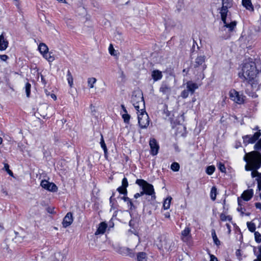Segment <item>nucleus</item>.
<instances>
[{
    "label": "nucleus",
    "mask_w": 261,
    "mask_h": 261,
    "mask_svg": "<svg viewBox=\"0 0 261 261\" xmlns=\"http://www.w3.org/2000/svg\"><path fill=\"white\" fill-rule=\"evenodd\" d=\"M49 184L50 182L48 181L43 180L41 181L40 185L43 188L47 190V188L48 187Z\"/></svg>",
    "instance_id": "43"
},
{
    "label": "nucleus",
    "mask_w": 261,
    "mask_h": 261,
    "mask_svg": "<svg viewBox=\"0 0 261 261\" xmlns=\"http://www.w3.org/2000/svg\"><path fill=\"white\" fill-rule=\"evenodd\" d=\"M143 193H142V192L141 191L140 193H137L136 194H135L134 195V197L136 198V199H137L138 198H139V197L140 196H143Z\"/></svg>",
    "instance_id": "56"
},
{
    "label": "nucleus",
    "mask_w": 261,
    "mask_h": 261,
    "mask_svg": "<svg viewBox=\"0 0 261 261\" xmlns=\"http://www.w3.org/2000/svg\"><path fill=\"white\" fill-rule=\"evenodd\" d=\"M254 149L256 150L261 149V139L255 144Z\"/></svg>",
    "instance_id": "49"
},
{
    "label": "nucleus",
    "mask_w": 261,
    "mask_h": 261,
    "mask_svg": "<svg viewBox=\"0 0 261 261\" xmlns=\"http://www.w3.org/2000/svg\"><path fill=\"white\" fill-rule=\"evenodd\" d=\"M212 236L213 239V241L215 244L217 245H219L220 244V241L218 240L215 230L214 229H212Z\"/></svg>",
    "instance_id": "29"
},
{
    "label": "nucleus",
    "mask_w": 261,
    "mask_h": 261,
    "mask_svg": "<svg viewBox=\"0 0 261 261\" xmlns=\"http://www.w3.org/2000/svg\"><path fill=\"white\" fill-rule=\"evenodd\" d=\"M107 227V224L105 222H101L99 227H98L97 230L95 232V235H97L99 234H103L105 233L106 229Z\"/></svg>",
    "instance_id": "15"
},
{
    "label": "nucleus",
    "mask_w": 261,
    "mask_h": 261,
    "mask_svg": "<svg viewBox=\"0 0 261 261\" xmlns=\"http://www.w3.org/2000/svg\"><path fill=\"white\" fill-rule=\"evenodd\" d=\"M260 135L261 134L260 132H256L254 133V134L252 136L254 138L255 140H257Z\"/></svg>",
    "instance_id": "54"
},
{
    "label": "nucleus",
    "mask_w": 261,
    "mask_h": 261,
    "mask_svg": "<svg viewBox=\"0 0 261 261\" xmlns=\"http://www.w3.org/2000/svg\"><path fill=\"white\" fill-rule=\"evenodd\" d=\"M73 222V216L71 213H68L63 219V226L65 228L69 226Z\"/></svg>",
    "instance_id": "11"
},
{
    "label": "nucleus",
    "mask_w": 261,
    "mask_h": 261,
    "mask_svg": "<svg viewBox=\"0 0 261 261\" xmlns=\"http://www.w3.org/2000/svg\"><path fill=\"white\" fill-rule=\"evenodd\" d=\"M160 91L168 97L171 94V88L166 84H162L160 88Z\"/></svg>",
    "instance_id": "14"
},
{
    "label": "nucleus",
    "mask_w": 261,
    "mask_h": 261,
    "mask_svg": "<svg viewBox=\"0 0 261 261\" xmlns=\"http://www.w3.org/2000/svg\"><path fill=\"white\" fill-rule=\"evenodd\" d=\"M138 123L140 127L141 128H147L149 124V118L145 109L144 110H140V112H138Z\"/></svg>",
    "instance_id": "7"
},
{
    "label": "nucleus",
    "mask_w": 261,
    "mask_h": 261,
    "mask_svg": "<svg viewBox=\"0 0 261 261\" xmlns=\"http://www.w3.org/2000/svg\"><path fill=\"white\" fill-rule=\"evenodd\" d=\"M121 107L123 111L124 112V113H127V111L125 107H124V106L123 105H122L121 106Z\"/></svg>",
    "instance_id": "60"
},
{
    "label": "nucleus",
    "mask_w": 261,
    "mask_h": 261,
    "mask_svg": "<svg viewBox=\"0 0 261 261\" xmlns=\"http://www.w3.org/2000/svg\"><path fill=\"white\" fill-rule=\"evenodd\" d=\"M67 76L68 83L69 85H70V86L72 87V86L73 85V77L71 75V73L69 70H68V71H67Z\"/></svg>",
    "instance_id": "32"
},
{
    "label": "nucleus",
    "mask_w": 261,
    "mask_h": 261,
    "mask_svg": "<svg viewBox=\"0 0 261 261\" xmlns=\"http://www.w3.org/2000/svg\"><path fill=\"white\" fill-rule=\"evenodd\" d=\"M149 146L151 154L152 155H156L159 152L160 147L156 140L154 138H151L150 139Z\"/></svg>",
    "instance_id": "9"
},
{
    "label": "nucleus",
    "mask_w": 261,
    "mask_h": 261,
    "mask_svg": "<svg viewBox=\"0 0 261 261\" xmlns=\"http://www.w3.org/2000/svg\"><path fill=\"white\" fill-rule=\"evenodd\" d=\"M191 229L189 227H186L181 233V239L185 242H188L191 237Z\"/></svg>",
    "instance_id": "10"
},
{
    "label": "nucleus",
    "mask_w": 261,
    "mask_h": 261,
    "mask_svg": "<svg viewBox=\"0 0 261 261\" xmlns=\"http://www.w3.org/2000/svg\"><path fill=\"white\" fill-rule=\"evenodd\" d=\"M254 237L256 242L260 243L261 242V234L258 232H254Z\"/></svg>",
    "instance_id": "42"
},
{
    "label": "nucleus",
    "mask_w": 261,
    "mask_h": 261,
    "mask_svg": "<svg viewBox=\"0 0 261 261\" xmlns=\"http://www.w3.org/2000/svg\"><path fill=\"white\" fill-rule=\"evenodd\" d=\"M118 191L120 193L124 195H126L127 194V190L126 188H124L123 187L121 186L119 187L117 189Z\"/></svg>",
    "instance_id": "44"
},
{
    "label": "nucleus",
    "mask_w": 261,
    "mask_h": 261,
    "mask_svg": "<svg viewBox=\"0 0 261 261\" xmlns=\"http://www.w3.org/2000/svg\"><path fill=\"white\" fill-rule=\"evenodd\" d=\"M122 117L125 123H128L129 122L130 116L127 113H124V114H122Z\"/></svg>",
    "instance_id": "39"
},
{
    "label": "nucleus",
    "mask_w": 261,
    "mask_h": 261,
    "mask_svg": "<svg viewBox=\"0 0 261 261\" xmlns=\"http://www.w3.org/2000/svg\"><path fill=\"white\" fill-rule=\"evenodd\" d=\"M189 92L187 89L184 90L181 92L180 95L182 98H186L188 96Z\"/></svg>",
    "instance_id": "45"
},
{
    "label": "nucleus",
    "mask_w": 261,
    "mask_h": 261,
    "mask_svg": "<svg viewBox=\"0 0 261 261\" xmlns=\"http://www.w3.org/2000/svg\"><path fill=\"white\" fill-rule=\"evenodd\" d=\"M228 8L227 6L224 5V6H222V9L221 10V19L223 22H225V19H226V16L228 12Z\"/></svg>",
    "instance_id": "19"
},
{
    "label": "nucleus",
    "mask_w": 261,
    "mask_h": 261,
    "mask_svg": "<svg viewBox=\"0 0 261 261\" xmlns=\"http://www.w3.org/2000/svg\"><path fill=\"white\" fill-rule=\"evenodd\" d=\"M4 168L6 171H7L9 169V165L8 164H5Z\"/></svg>",
    "instance_id": "59"
},
{
    "label": "nucleus",
    "mask_w": 261,
    "mask_h": 261,
    "mask_svg": "<svg viewBox=\"0 0 261 261\" xmlns=\"http://www.w3.org/2000/svg\"><path fill=\"white\" fill-rule=\"evenodd\" d=\"M96 79L95 77H90L88 79V86L90 88L94 87V84L96 83Z\"/></svg>",
    "instance_id": "33"
},
{
    "label": "nucleus",
    "mask_w": 261,
    "mask_h": 261,
    "mask_svg": "<svg viewBox=\"0 0 261 261\" xmlns=\"http://www.w3.org/2000/svg\"><path fill=\"white\" fill-rule=\"evenodd\" d=\"M179 164L176 162L173 163L171 165V169L173 171H178L179 170Z\"/></svg>",
    "instance_id": "36"
},
{
    "label": "nucleus",
    "mask_w": 261,
    "mask_h": 261,
    "mask_svg": "<svg viewBox=\"0 0 261 261\" xmlns=\"http://www.w3.org/2000/svg\"><path fill=\"white\" fill-rule=\"evenodd\" d=\"M46 210H47V212L50 214H54L55 213L54 207H47L46 208Z\"/></svg>",
    "instance_id": "55"
},
{
    "label": "nucleus",
    "mask_w": 261,
    "mask_h": 261,
    "mask_svg": "<svg viewBox=\"0 0 261 261\" xmlns=\"http://www.w3.org/2000/svg\"><path fill=\"white\" fill-rule=\"evenodd\" d=\"M251 176L252 177H256V180L257 183L261 184V173H259L257 170L252 171L251 172Z\"/></svg>",
    "instance_id": "25"
},
{
    "label": "nucleus",
    "mask_w": 261,
    "mask_h": 261,
    "mask_svg": "<svg viewBox=\"0 0 261 261\" xmlns=\"http://www.w3.org/2000/svg\"><path fill=\"white\" fill-rule=\"evenodd\" d=\"M162 76V72L158 70H153L152 72V77L155 81L161 79Z\"/></svg>",
    "instance_id": "20"
},
{
    "label": "nucleus",
    "mask_w": 261,
    "mask_h": 261,
    "mask_svg": "<svg viewBox=\"0 0 261 261\" xmlns=\"http://www.w3.org/2000/svg\"><path fill=\"white\" fill-rule=\"evenodd\" d=\"M253 191L252 189L245 191L242 194L241 197L245 201L249 200L253 196Z\"/></svg>",
    "instance_id": "13"
},
{
    "label": "nucleus",
    "mask_w": 261,
    "mask_h": 261,
    "mask_svg": "<svg viewBox=\"0 0 261 261\" xmlns=\"http://www.w3.org/2000/svg\"><path fill=\"white\" fill-rule=\"evenodd\" d=\"M43 57L47 60L49 62H53L55 58L54 57V55L53 52H48V51L43 55Z\"/></svg>",
    "instance_id": "22"
},
{
    "label": "nucleus",
    "mask_w": 261,
    "mask_h": 261,
    "mask_svg": "<svg viewBox=\"0 0 261 261\" xmlns=\"http://www.w3.org/2000/svg\"><path fill=\"white\" fill-rule=\"evenodd\" d=\"M123 253L131 257H135V253L133 252V250L128 248L123 249Z\"/></svg>",
    "instance_id": "28"
},
{
    "label": "nucleus",
    "mask_w": 261,
    "mask_h": 261,
    "mask_svg": "<svg viewBox=\"0 0 261 261\" xmlns=\"http://www.w3.org/2000/svg\"><path fill=\"white\" fill-rule=\"evenodd\" d=\"M223 23L224 24V27L228 28L229 31H232L237 24L236 21L229 22L227 21L226 19H225V22Z\"/></svg>",
    "instance_id": "18"
},
{
    "label": "nucleus",
    "mask_w": 261,
    "mask_h": 261,
    "mask_svg": "<svg viewBox=\"0 0 261 261\" xmlns=\"http://www.w3.org/2000/svg\"><path fill=\"white\" fill-rule=\"evenodd\" d=\"M122 186L124 188H126L128 186V182L126 177H124L122 180Z\"/></svg>",
    "instance_id": "51"
},
{
    "label": "nucleus",
    "mask_w": 261,
    "mask_h": 261,
    "mask_svg": "<svg viewBox=\"0 0 261 261\" xmlns=\"http://www.w3.org/2000/svg\"><path fill=\"white\" fill-rule=\"evenodd\" d=\"M38 49L42 56L48 51L47 46L44 43H40Z\"/></svg>",
    "instance_id": "17"
},
{
    "label": "nucleus",
    "mask_w": 261,
    "mask_h": 261,
    "mask_svg": "<svg viewBox=\"0 0 261 261\" xmlns=\"http://www.w3.org/2000/svg\"><path fill=\"white\" fill-rule=\"evenodd\" d=\"M172 200V198L171 197L167 198L163 203V207L164 210H168L170 208L171 201Z\"/></svg>",
    "instance_id": "26"
},
{
    "label": "nucleus",
    "mask_w": 261,
    "mask_h": 261,
    "mask_svg": "<svg viewBox=\"0 0 261 261\" xmlns=\"http://www.w3.org/2000/svg\"><path fill=\"white\" fill-rule=\"evenodd\" d=\"M109 52H110V54L111 55H114V51H115V49H114L113 48V46L112 45V44H110V46H109Z\"/></svg>",
    "instance_id": "53"
},
{
    "label": "nucleus",
    "mask_w": 261,
    "mask_h": 261,
    "mask_svg": "<svg viewBox=\"0 0 261 261\" xmlns=\"http://www.w3.org/2000/svg\"><path fill=\"white\" fill-rule=\"evenodd\" d=\"M100 136H101V139H100V144L101 148L104 150L105 156H106L107 152H108L107 148L106 145L105 143L102 135L101 134H100Z\"/></svg>",
    "instance_id": "27"
},
{
    "label": "nucleus",
    "mask_w": 261,
    "mask_h": 261,
    "mask_svg": "<svg viewBox=\"0 0 261 261\" xmlns=\"http://www.w3.org/2000/svg\"><path fill=\"white\" fill-rule=\"evenodd\" d=\"M7 172L10 176H13V172L9 169L8 170Z\"/></svg>",
    "instance_id": "62"
},
{
    "label": "nucleus",
    "mask_w": 261,
    "mask_h": 261,
    "mask_svg": "<svg viewBox=\"0 0 261 261\" xmlns=\"http://www.w3.org/2000/svg\"><path fill=\"white\" fill-rule=\"evenodd\" d=\"M0 59L3 61H6L9 59V57L6 55H0Z\"/></svg>",
    "instance_id": "52"
},
{
    "label": "nucleus",
    "mask_w": 261,
    "mask_h": 261,
    "mask_svg": "<svg viewBox=\"0 0 261 261\" xmlns=\"http://www.w3.org/2000/svg\"><path fill=\"white\" fill-rule=\"evenodd\" d=\"M8 41L4 37V33H3L0 35V50L3 51L6 49L8 46Z\"/></svg>",
    "instance_id": "12"
},
{
    "label": "nucleus",
    "mask_w": 261,
    "mask_h": 261,
    "mask_svg": "<svg viewBox=\"0 0 261 261\" xmlns=\"http://www.w3.org/2000/svg\"><path fill=\"white\" fill-rule=\"evenodd\" d=\"M198 88V86L195 83L189 82L187 83V89L191 93L193 94L195 90Z\"/></svg>",
    "instance_id": "16"
},
{
    "label": "nucleus",
    "mask_w": 261,
    "mask_h": 261,
    "mask_svg": "<svg viewBox=\"0 0 261 261\" xmlns=\"http://www.w3.org/2000/svg\"><path fill=\"white\" fill-rule=\"evenodd\" d=\"M137 261H147V255L145 252H140L137 255Z\"/></svg>",
    "instance_id": "23"
},
{
    "label": "nucleus",
    "mask_w": 261,
    "mask_h": 261,
    "mask_svg": "<svg viewBox=\"0 0 261 261\" xmlns=\"http://www.w3.org/2000/svg\"><path fill=\"white\" fill-rule=\"evenodd\" d=\"M229 97L230 99L238 104H241L244 102L245 96L240 93L236 90L233 89L229 92Z\"/></svg>",
    "instance_id": "8"
},
{
    "label": "nucleus",
    "mask_w": 261,
    "mask_h": 261,
    "mask_svg": "<svg viewBox=\"0 0 261 261\" xmlns=\"http://www.w3.org/2000/svg\"><path fill=\"white\" fill-rule=\"evenodd\" d=\"M47 190L50 192H56L58 190L57 186L53 182H50Z\"/></svg>",
    "instance_id": "30"
},
{
    "label": "nucleus",
    "mask_w": 261,
    "mask_h": 261,
    "mask_svg": "<svg viewBox=\"0 0 261 261\" xmlns=\"http://www.w3.org/2000/svg\"><path fill=\"white\" fill-rule=\"evenodd\" d=\"M215 170L214 166H209L207 167L206 172L208 175H212Z\"/></svg>",
    "instance_id": "37"
},
{
    "label": "nucleus",
    "mask_w": 261,
    "mask_h": 261,
    "mask_svg": "<svg viewBox=\"0 0 261 261\" xmlns=\"http://www.w3.org/2000/svg\"><path fill=\"white\" fill-rule=\"evenodd\" d=\"M50 95L51 97L54 100H56V99H57V97H56V95H55V94H51Z\"/></svg>",
    "instance_id": "61"
},
{
    "label": "nucleus",
    "mask_w": 261,
    "mask_h": 261,
    "mask_svg": "<svg viewBox=\"0 0 261 261\" xmlns=\"http://www.w3.org/2000/svg\"><path fill=\"white\" fill-rule=\"evenodd\" d=\"M220 219L222 221H231L232 218L231 217V216H226L225 214H221V215H220Z\"/></svg>",
    "instance_id": "38"
},
{
    "label": "nucleus",
    "mask_w": 261,
    "mask_h": 261,
    "mask_svg": "<svg viewBox=\"0 0 261 261\" xmlns=\"http://www.w3.org/2000/svg\"><path fill=\"white\" fill-rule=\"evenodd\" d=\"M255 206L257 208L261 209V203L259 202L256 203Z\"/></svg>",
    "instance_id": "58"
},
{
    "label": "nucleus",
    "mask_w": 261,
    "mask_h": 261,
    "mask_svg": "<svg viewBox=\"0 0 261 261\" xmlns=\"http://www.w3.org/2000/svg\"><path fill=\"white\" fill-rule=\"evenodd\" d=\"M31 85L30 83H27L25 85V92H26L27 97L30 96V92H31Z\"/></svg>",
    "instance_id": "40"
},
{
    "label": "nucleus",
    "mask_w": 261,
    "mask_h": 261,
    "mask_svg": "<svg viewBox=\"0 0 261 261\" xmlns=\"http://www.w3.org/2000/svg\"><path fill=\"white\" fill-rule=\"evenodd\" d=\"M218 168L222 172L225 173L226 172L225 167L224 165L221 163H219Z\"/></svg>",
    "instance_id": "47"
},
{
    "label": "nucleus",
    "mask_w": 261,
    "mask_h": 261,
    "mask_svg": "<svg viewBox=\"0 0 261 261\" xmlns=\"http://www.w3.org/2000/svg\"><path fill=\"white\" fill-rule=\"evenodd\" d=\"M242 5L248 10H254L251 0H242Z\"/></svg>",
    "instance_id": "21"
},
{
    "label": "nucleus",
    "mask_w": 261,
    "mask_h": 261,
    "mask_svg": "<svg viewBox=\"0 0 261 261\" xmlns=\"http://www.w3.org/2000/svg\"><path fill=\"white\" fill-rule=\"evenodd\" d=\"M259 254L257 255V258L254 261H261V245L258 247Z\"/></svg>",
    "instance_id": "50"
},
{
    "label": "nucleus",
    "mask_w": 261,
    "mask_h": 261,
    "mask_svg": "<svg viewBox=\"0 0 261 261\" xmlns=\"http://www.w3.org/2000/svg\"><path fill=\"white\" fill-rule=\"evenodd\" d=\"M136 183L142 187L143 195L145 194L150 197V199H148V201L155 200V192L153 186L151 184L141 179H137Z\"/></svg>",
    "instance_id": "5"
},
{
    "label": "nucleus",
    "mask_w": 261,
    "mask_h": 261,
    "mask_svg": "<svg viewBox=\"0 0 261 261\" xmlns=\"http://www.w3.org/2000/svg\"><path fill=\"white\" fill-rule=\"evenodd\" d=\"M243 138L244 142L246 143H253L256 141L252 136L246 135L244 136Z\"/></svg>",
    "instance_id": "24"
},
{
    "label": "nucleus",
    "mask_w": 261,
    "mask_h": 261,
    "mask_svg": "<svg viewBox=\"0 0 261 261\" xmlns=\"http://www.w3.org/2000/svg\"><path fill=\"white\" fill-rule=\"evenodd\" d=\"M238 211L241 212L242 214L244 213V212L242 211V207L241 206H240V207L238 208Z\"/></svg>",
    "instance_id": "63"
},
{
    "label": "nucleus",
    "mask_w": 261,
    "mask_h": 261,
    "mask_svg": "<svg viewBox=\"0 0 261 261\" xmlns=\"http://www.w3.org/2000/svg\"><path fill=\"white\" fill-rule=\"evenodd\" d=\"M34 115L37 118V120H35V122L36 123L40 122L41 124L42 122L40 121V118H39V116H42L43 118H44V117L45 116V114L43 113L42 114H40L39 112H36L35 113Z\"/></svg>",
    "instance_id": "41"
},
{
    "label": "nucleus",
    "mask_w": 261,
    "mask_h": 261,
    "mask_svg": "<svg viewBox=\"0 0 261 261\" xmlns=\"http://www.w3.org/2000/svg\"><path fill=\"white\" fill-rule=\"evenodd\" d=\"M247 225L248 229L251 232H255V230L256 227H255V225L254 224V223L248 222L247 223Z\"/></svg>",
    "instance_id": "35"
},
{
    "label": "nucleus",
    "mask_w": 261,
    "mask_h": 261,
    "mask_svg": "<svg viewBox=\"0 0 261 261\" xmlns=\"http://www.w3.org/2000/svg\"><path fill=\"white\" fill-rule=\"evenodd\" d=\"M131 101L138 112H140V110H145V106L143 95L140 89H137L133 92Z\"/></svg>",
    "instance_id": "4"
},
{
    "label": "nucleus",
    "mask_w": 261,
    "mask_h": 261,
    "mask_svg": "<svg viewBox=\"0 0 261 261\" xmlns=\"http://www.w3.org/2000/svg\"><path fill=\"white\" fill-rule=\"evenodd\" d=\"M244 160L247 163L245 166L247 171L257 170L261 166V154L257 151L246 153Z\"/></svg>",
    "instance_id": "1"
},
{
    "label": "nucleus",
    "mask_w": 261,
    "mask_h": 261,
    "mask_svg": "<svg viewBox=\"0 0 261 261\" xmlns=\"http://www.w3.org/2000/svg\"><path fill=\"white\" fill-rule=\"evenodd\" d=\"M122 198L123 199L124 201L127 202V203L129 204L130 207L132 208V207L133 206V203L132 202L131 200L127 197H123Z\"/></svg>",
    "instance_id": "48"
},
{
    "label": "nucleus",
    "mask_w": 261,
    "mask_h": 261,
    "mask_svg": "<svg viewBox=\"0 0 261 261\" xmlns=\"http://www.w3.org/2000/svg\"><path fill=\"white\" fill-rule=\"evenodd\" d=\"M222 6H224V5L227 6V7H230L231 6V1L230 0H222Z\"/></svg>",
    "instance_id": "46"
},
{
    "label": "nucleus",
    "mask_w": 261,
    "mask_h": 261,
    "mask_svg": "<svg viewBox=\"0 0 261 261\" xmlns=\"http://www.w3.org/2000/svg\"><path fill=\"white\" fill-rule=\"evenodd\" d=\"M206 57L204 55L198 56L195 59V61L193 64L194 68V73L198 75V79H203L204 77L203 71L206 68V65L205 64Z\"/></svg>",
    "instance_id": "3"
},
{
    "label": "nucleus",
    "mask_w": 261,
    "mask_h": 261,
    "mask_svg": "<svg viewBox=\"0 0 261 261\" xmlns=\"http://www.w3.org/2000/svg\"><path fill=\"white\" fill-rule=\"evenodd\" d=\"M242 70V76L248 81L253 80L256 77L258 71L257 69L255 63L252 61L245 62Z\"/></svg>",
    "instance_id": "2"
},
{
    "label": "nucleus",
    "mask_w": 261,
    "mask_h": 261,
    "mask_svg": "<svg viewBox=\"0 0 261 261\" xmlns=\"http://www.w3.org/2000/svg\"><path fill=\"white\" fill-rule=\"evenodd\" d=\"M160 243L158 246L163 251H169L173 250L174 247L173 241L166 235H162L159 238Z\"/></svg>",
    "instance_id": "6"
},
{
    "label": "nucleus",
    "mask_w": 261,
    "mask_h": 261,
    "mask_svg": "<svg viewBox=\"0 0 261 261\" xmlns=\"http://www.w3.org/2000/svg\"><path fill=\"white\" fill-rule=\"evenodd\" d=\"M257 188L259 191L261 190V184L260 183H257Z\"/></svg>",
    "instance_id": "64"
},
{
    "label": "nucleus",
    "mask_w": 261,
    "mask_h": 261,
    "mask_svg": "<svg viewBox=\"0 0 261 261\" xmlns=\"http://www.w3.org/2000/svg\"><path fill=\"white\" fill-rule=\"evenodd\" d=\"M216 195H217V189L215 187H213L211 189V199L213 200H215L216 199Z\"/></svg>",
    "instance_id": "34"
},
{
    "label": "nucleus",
    "mask_w": 261,
    "mask_h": 261,
    "mask_svg": "<svg viewBox=\"0 0 261 261\" xmlns=\"http://www.w3.org/2000/svg\"><path fill=\"white\" fill-rule=\"evenodd\" d=\"M210 257V261H218L217 258L214 255L211 254Z\"/></svg>",
    "instance_id": "57"
},
{
    "label": "nucleus",
    "mask_w": 261,
    "mask_h": 261,
    "mask_svg": "<svg viewBox=\"0 0 261 261\" xmlns=\"http://www.w3.org/2000/svg\"><path fill=\"white\" fill-rule=\"evenodd\" d=\"M40 81H41L42 85H43L44 86L46 85V82L45 81L44 77L43 76V75L42 74L38 72L37 81L40 82Z\"/></svg>",
    "instance_id": "31"
}]
</instances>
